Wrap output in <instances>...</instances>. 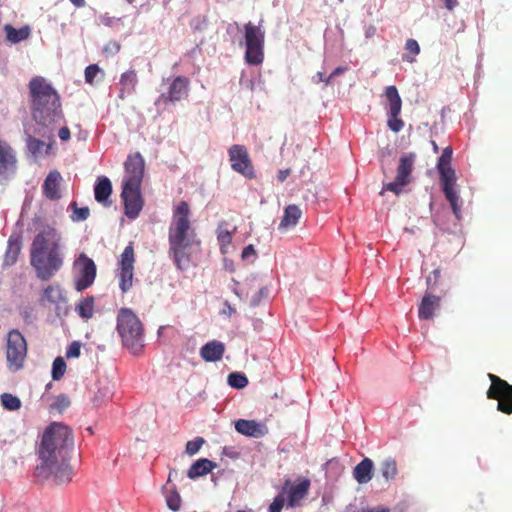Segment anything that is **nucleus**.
Masks as SVG:
<instances>
[{
  "instance_id": "nucleus-1",
  "label": "nucleus",
  "mask_w": 512,
  "mask_h": 512,
  "mask_svg": "<svg viewBox=\"0 0 512 512\" xmlns=\"http://www.w3.org/2000/svg\"><path fill=\"white\" fill-rule=\"evenodd\" d=\"M73 444V433L68 426L60 422L51 423L44 430L38 448L41 463L35 468L36 476L47 479L53 475L59 483L70 481L68 458Z\"/></svg>"
},
{
  "instance_id": "nucleus-2",
  "label": "nucleus",
  "mask_w": 512,
  "mask_h": 512,
  "mask_svg": "<svg viewBox=\"0 0 512 512\" xmlns=\"http://www.w3.org/2000/svg\"><path fill=\"white\" fill-rule=\"evenodd\" d=\"M62 235L52 226H45L34 237L30 247V263L36 276L50 280L63 266Z\"/></svg>"
},
{
  "instance_id": "nucleus-3",
  "label": "nucleus",
  "mask_w": 512,
  "mask_h": 512,
  "mask_svg": "<svg viewBox=\"0 0 512 512\" xmlns=\"http://www.w3.org/2000/svg\"><path fill=\"white\" fill-rule=\"evenodd\" d=\"M190 207L186 201H180L173 210L168 231L169 253L179 270L188 268L193 248L200 249L201 241L197 238L190 222Z\"/></svg>"
},
{
  "instance_id": "nucleus-4",
  "label": "nucleus",
  "mask_w": 512,
  "mask_h": 512,
  "mask_svg": "<svg viewBox=\"0 0 512 512\" xmlns=\"http://www.w3.org/2000/svg\"><path fill=\"white\" fill-rule=\"evenodd\" d=\"M32 115L36 122L50 126L63 118L60 97L43 77H34L29 83Z\"/></svg>"
},
{
  "instance_id": "nucleus-5",
  "label": "nucleus",
  "mask_w": 512,
  "mask_h": 512,
  "mask_svg": "<svg viewBox=\"0 0 512 512\" xmlns=\"http://www.w3.org/2000/svg\"><path fill=\"white\" fill-rule=\"evenodd\" d=\"M123 345L133 354H138L143 348L144 330L138 316L128 308H121L117 316L116 327Z\"/></svg>"
},
{
  "instance_id": "nucleus-6",
  "label": "nucleus",
  "mask_w": 512,
  "mask_h": 512,
  "mask_svg": "<svg viewBox=\"0 0 512 512\" xmlns=\"http://www.w3.org/2000/svg\"><path fill=\"white\" fill-rule=\"evenodd\" d=\"M452 148L446 147L440 156L437 168L445 197L449 201L452 211L457 219L460 218L461 206L459 204V196L455 190V170L451 167Z\"/></svg>"
},
{
  "instance_id": "nucleus-7",
  "label": "nucleus",
  "mask_w": 512,
  "mask_h": 512,
  "mask_svg": "<svg viewBox=\"0 0 512 512\" xmlns=\"http://www.w3.org/2000/svg\"><path fill=\"white\" fill-rule=\"evenodd\" d=\"M245 61L258 66L264 61L265 31L260 25L248 22L244 25Z\"/></svg>"
},
{
  "instance_id": "nucleus-8",
  "label": "nucleus",
  "mask_w": 512,
  "mask_h": 512,
  "mask_svg": "<svg viewBox=\"0 0 512 512\" xmlns=\"http://www.w3.org/2000/svg\"><path fill=\"white\" fill-rule=\"evenodd\" d=\"M491 385L487 390V398L497 400V410L510 415L512 414V385L497 375L488 374Z\"/></svg>"
},
{
  "instance_id": "nucleus-9",
  "label": "nucleus",
  "mask_w": 512,
  "mask_h": 512,
  "mask_svg": "<svg viewBox=\"0 0 512 512\" xmlns=\"http://www.w3.org/2000/svg\"><path fill=\"white\" fill-rule=\"evenodd\" d=\"M76 272L74 287L78 292L89 288L96 278V265L85 253H80L73 263Z\"/></svg>"
},
{
  "instance_id": "nucleus-10",
  "label": "nucleus",
  "mask_w": 512,
  "mask_h": 512,
  "mask_svg": "<svg viewBox=\"0 0 512 512\" xmlns=\"http://www.w3.org/2000/svg\"><path fill=\"white\" fill-rule=\"evenodd\" d=\"M27 355V344L24 336L17 329H13L7 336L6 357L9 367L19 370Z\"/></svg>"
},
{
  "instance_id": "nucleus-11",
  "label": "nucleus",
  "mask_w": 512,
  "mask_h": 512,
  "mask_svg": "<svg viewBox=\"0 0 512 512\" xmlns=\"http://www.w3.org/2000/svg\"><path fill=\"white\" fill-rule=\"evenodd\" d=\"M385 97L387 99V126L398 133L404 127V121L399 117L402 109V99L396 86L391 85L385 88Z\"/></svg>"
},
{
  "instance_id": "nucleus-12",
  "label": "nucleus",
  "mask_w": 512,
  "mask_h": 512,
  "mask_svg": "<svg viewBox=\"0 0 512 512\" xmlns=\"http://www.w3.org/2000/svg\"><path fill=\"white\" fill-rule=\"evenodd\" d=\"M416 155L414 153H407L400 157L397 167V173L394 181L384 185L383 190H388L399 194L402 187L406 186L411 181V173L413 171Z\"/></svg>"
},
{
  "instance_id": "nucleus-13",
  "label": "nucleus",
  "mask_w": 512,
  "mask_h": 512,
  "mask_svg": "<svg viewBox=\"0 0 512 512\" xmlns=\"http://www.w3.org/2000/svg\"><path fill=\"white\" fill-rule=\"evenodd\" d=\"M231 168L248 179L256 177L248 150L244 145L235 144L228 149Z\"/></svg>"
},
{
  "instance_id": "nucleus-14",
  "label": "nucleus",
  "mask_w": 512,
  "mask_h": 512,
  "mask_svg": "<svg viewBox=\"0 0 512 512\" xmlns=\"http://www.w3.org/2000/svg\"><path fill=\"white\" fill-rule=\"evenodd\" d=\"M135 253L132 244L125 247L119 260L117 277L119 288L123 293L128 292L133 285Z\"/></svg>"
},
{
  "instance_id": "nucleus-15",
  "label": "nucleus",
  "mask_w": 512,
  "mask_h": 512,
  "mask_svg": "<svg viewBox=\"0 0 512 512\" xmlns=\"http://www.w3.org/2000/svg\"><path fill=\"white\" fill-rule=\"evenodd\" d=\"M125 175L123 178V186L141 187L145 161L139 152L129 154L124 163Z\"/></svg>"
},
{
  "instance_id": "nucleus-16",
  "label": "nucleus",
  "mask_w": 512,
  "mask_h": 512,
  "mask_svg": "<svg viewBox=\"0 0 512 512\" xmlns=\"http://www.w3.org/2000/svg\"><path fill=\"white\" fill-rule=\"evenodd\" d=\"M16 170V152L6 141L0 139V182L9 180Z\"/></svg>"
},
{
  "instance_id": "nucleus-17",
  "label": "nucleus",
  "mask_w": 512,
  "mask_h": 512,
  "mask_svg": "<svg viewBox=\"0 0 512 512\" xmlns=\"http://www.w3.org/2000/svg\"><path fill=\"white\" fill-rule=\"evenodd\" d=\"M188 92L189 79L185 76H177L171 81L167 92L158 97L156 104L181 101L188 96Z\"/></svg>"
},
{
  "instance_id": "nucleus-18",
  "label": "nucleus",
  "mask_w": 512,
  "mask_h": 512,
  "mask_svg": "<svg viewBox=\"0 0 512 512\" xmlns=\"http://www.w3.org/2000/svg\"><path fill=\"white\" fill-rule=\"evenodd\" d=\"M311 482L304 478L296 484H292L290 480H286L282 492L287 495V506L291 508L300 507L301 501L308 495Z\"/></svg>"
},
{
  "instance_id": "nucleus-19",
  "label": "nucleus",
  "mask_w": 512,
  "mask_h": 512,
  "mask_svg": "<svg viewBox=\"0 0 512 512\" xmlns=\"http://www.w3.org/2000/svg\"><path fill=\"white\" fill-rule=\"evenodd\" d=\"M121 197L124 202L126 216L130 219H135L143 207L141 187L123 186Z\"/></svg>"
},
{
  "instance_id": "nucleus-20",
  "label": "nucleus",
  "mask_w": 512,
  "mask_h": 512,
  "mask_svg": "<svg viewBox=\"0 0 512 512\" xmlns=\"http://www.w3.org/2000/svg\"><path fill=\"white\" fill-rule=\"evenodd\" d=\"M235 429L238 433L253 438H261L268 433L267 426L255 420L239 419L235 422Z\"/></svg>"
},
{
  "instance_id": "nucleus-21",
  "label": "nucleus",
  "mask_w": 512,
  "mask_h": 512,
  "mask_svg": "<svg viewBox=\"0 0 512 512\" xmlns=\"http://www.w3.org/2000/svg\"><path fill=\"white\" fill-rule=\"evenodd\" d=\"M62 176L57 170L49 172L42 185V193L49 200H59L61 198L60 184Z\"/></svg>"
},
{
  "instance_id": "nucleus-22",
  "label": "nucleus",
  "mask_w": 512,
  "mask_h": 512,
  "mask_svg": "<svg viewBox=\"0 0 512 512\" xmlns=\"http://www.w3.org/2000/svg\"><path fill=\"white\" fill-rule=\"evenodd\" d=\"M441 298L429 292H426L418 307V316L420 319L429 320L435 315V311L440 308Z\"/></svg>"
},
{
  "instance_id": "nucleus-23",
  "label": "nucleus",
  "mask_w": 512,
  "mask_h": 512,
  "mask_svg": "<svg viewBox=\"0 0 512 512\" xmlns=\"http://www.w3.org/2000/svg\"><path fill=\"white\" fill-rule=\"evenodd\" d=\"M22 249V236L19 233H13L9 236L7 249L4 254L3 263L5 266L14 265Z\"/></svg>"
},
{
  "instance_id": "nucleus-24",
  "label": "nucleus",
  "mask_w": 512,
  "mask_h": 512,
  "mask_svg": "<svg viewBox=\"0 0 512 512\" xmlns=\"http://www.w3.org/2000/svg\"><path fill=\"white\" fill-rule=\"evenodd\" d=\"M224 352V343L218 340H212L201 347L200 356L206 362H217L222 359Z\"/></svg>"
},
{
  "instance_id": "nucleus-25",
  "label": "nucleus",
  "mask_w": 512,
  "mask_h": 512,
  "mask_svg": "<svg viewBox=\"0 0 512 512\" xmlns=\"http://www.w3.org/2000/svg\"><path fill=\"white\" fill-rule=\"evenodd\" d=\"M374 464L370 458H364L353 470V477L359 484L368 483L373 477Z\"/></svg>"
},
{
  "instance_id": "nucleus-26",
  "label": "nucleus",
  "mask_w": 512,
  "mask_h": 512,
  "mask_svg": "<svg viewBox=\"0 0 512 512\" xmlns=\"http://www.w3.org/2000/svg\"><path fill=\"white\" fill-rule=\"evenodd\" d=\"M302 216V211L295 204L288 205L285 210L281 222L278 226L279 230H287L295 227Z\"/></svg>"
},
{
  "instance_id": "nucleus-27",
  "label": "nucleus",
  "mask_w": 512,
  "mask_h": 512,
  "mask_svg": "<svg viewBox=\"0 0 512 512\" xmlns=\"http://www.w3.org/2000/svg\"><path fill=\"white\" fill-rule=\"evenodd\" d=\"M111 193V181L107 177L99 178L94 188L95 200L105 206H108L110 205L109 197Z\"/></svg>"
},
{
  "instance_id": "nucleus-28",
  "label": "nucleus",
  "mask_w": 512,
  "mask_h": 512,
  "mask_svg": "<svg viewBox=\"0 0 512 512\" xmlns=\"http://www.w3.org/2000/svg\"><path fill=\"white\" fill-rule=\"evenodd\" d=\"M216 466L217 464L209 459H198L190 466L187 476L190 479H196L210 473Z\"/></svg>"
},
{
  "instance_id": "nucleus-29",
  "label": "nucleus",
  "mask_w": 512,
  "mask_h": 512,
  "mask_svg": "<svg viewBox=\"0 0 512 512\" xmlns=\"http://www.w3.org/2000/svg\"><path fill=\"white\" fill-rule=\"evenodd\" d=\"M40 301L43 304H58L65 301V295L59 284H52L43 290Z\"/></svg>"
},
{
  "instance_id": "nucleus-30",
  "label": "nucleus",
  "mask_w": 512,
  "mask_h": 512,
  "mask_svg": "<svg viewBox=\"0 0 512 512\" xmlns=\"http://www.w3.org/2000/svg\"><path fill=\"white\" fill-rule=\"evenodd\" d=\"M75 311L83 320L88 321L94 316L95 298L87 296L79 300L75 306Z\"/></svg>"
},
{
  "instance_id": "nucleus-31",
  "label": "nucleus",
  "mask_w": 512,
  "mask_h": 512,
  "mask_svg": "<svg viewBox=\"0 0 512 512\" xmlns=\"http://www.w3.org/2000/svg\"><path fill=\"white\" fill-rule=\"evenodd\" d=\"M4 31L6 33L7 41L13 44L26 40L30 36V29L28 26L16 29L12 25L6 24L4 26Z\"/></svg>"
},
{
  "instance_id": "nucleus-32",
  "label": "nucleus",
  "mask_w": 512,
  "mask_h": 512,
  "mask_svg": "<svg viewBox=\"0 0 512 512\" xmlns=\"http://www.w3.org/2000/svg\"><path fill=\"white\" fill-rule=\"evenodd\" d=\"M138 83L137 74L134 70H129L124 72L120 78L121 85V94L120 97L123 98L124 94H131L135 91L136 85Z\"/></svg>"
},
{
  "instance_id": "nucleus-33",
  "label": "nucleus",
  "mask_w": 512,
  "mask_h": 512,
  "mask_svg": "<svg viewBox=\"0 0 512 512\" xmlns=\"http://www.w3.org/2000/svg\"><path fill=\"white\" fill-rule=\"evenodd\" d=\"M224 226H226V223L221 222V223H219L218 228H217V240H218V243L220 246V251L222 254L227 253V248L231 244L233 234L236 230V229H234L233 231H229V230L225 229Z\"/></svg>"
},
{
  "instance_id": "nucleus-34",
  "label": "nucleus",
  "mask_w": 512,
  "mask_h": 512,
  "mask_svg": "<svg viewBox=\"0 0 512 512\" xmlns=\"http://www.w3.org/2000/svg\"><path fill=\"white\" fill-rule=\"evenodd\" d=\"M380 471H381L382 476L387 481L393 480L398 473L397 463H396L395 459L389 457V458L385 459L384 461H382V463L380 465Z\"/></svg>"
},
{
  "instance_id": "nucleus-35",
  "label": "nucleus",
  "mask_w": 512,
  "mask_h": 512,
  "mask_svg": "<svg viewBox=\"0 0 512 512\" xmlns=\"http://www.w3.org/2000/svg\"><path fill=\"white\" fill-rule=\"evenodd\" d=\"M1 403L7 410L14 411L21 407L20 399L10 393H4L1 395Z\"/></svg>"
},
{
  "instance_id": "nucleus-36",
  "label": "nucleus",
  "mask_w": 512,
  "mask_h": 512,
  "mask_svg": "<svg viewBox=\"0 0 512 512\" xmlns=\"http://www.w3.org/2000/svg\"><path fill=\"white\" fill-rule=\"evenodd\" d=\"M66 371V363L62 357L54 359L52 364V379L55 381L60 380Z\"/></svg>"
},
{
  "instance_id": "nucleus-37",
  "label": "nucleus",
  "mask_w": 512,
  "mask_h": 512,
  "mask_svg": "<svg viewBox=\"0 0 512 512\" xmlns=\"http://www.w3.org/2000/svg\"><path fill=\"white\" fill-rule=\"evenodd\" d=\"M228 384L233 388L242 389L248 385V379L242 373L233 372L228 376Z\"/></svg>"
},
{
  "instance_id": "nucleus-38",
  "label": "nucleus",
  "mask_w": 512,
  "mask_h": 512,
  "mask_svg": "<svg viewBox=\"0 0 512 512\" xmlns=\"http://www.w3.org/2000/svg\"><path fill=\"white\" fill-rule=\"evenodd\" d=\"M181 502L182 500L180 494L177 492L176 489H173L167 493L166 503L171 510L178 511L180 509Z\"/></svg>"
},
{
  "instance_id": "nucleus-39",
  "label": "nucleus",
  "mask_w": 512,
  "mask_h": 512,
  "mask_svg": "<svg viewBox=\"0 0 512 512\" xmlns=\"http://www.w3.org/2000/svg\"><path fill=\"white\" fill-rule=\"evenodd\" d=\"M74 210L71 216L72 220L75 222L84 221L90 215V210L88 207L78 208L76 202H72L70 205Z\"/></svg>"
},
{
  "instance_id": "nucleus-40",
  "label": "nucleus",
  "mask_w": 512,
  "mask_h": 512,
  "mask_svg": "<svg viewBox=\"0 0 512 512\" xmlns=\"http://www.w3.org/2000/svg\"><path fill=\"white\" fill-rule=\"evenodd\" d=\"M204 443L205 440L202 437H196L195 439L186 443L185 452L188 455L193 456L200 450Z\"/></svg>"
},
{
  "instance_id": "nucleus-41",
  "label": "nucleus",
  "mask_w": 512,
  "mask_h": 512,
  "mask_svg": "<svg viewBox=\"0 0 512 512\" xmlns=\"http://www.w3.org/2000/svg\"><path fill=\"white\" fill-rule=\"evenodd\" d=\"M102 72L97 64H91L85 69V81L86 83L93 85L95 77Z\"/></svg>"
},
{
  "instance_id": "nucleus-42",
  "label": "nucleus",
  "mask_w": 512,
  "mask_h": 512,
  "mask_svg": "<svg viewBox=\"0 0 512 512\" xmlns=\"http://www.w3.org/2000/svg\"><path fill=\"white\" fill-rule=\"evenodd\" d=\"M69 406H70L69 398L64 394H61V395L57 396L55 402L51 405V409L56 410L61 413L63 410H65Z\"/></svg>"
},
{
  "instance_id": "nucleus-43",
  "label": "nucleus",
  "mask_w": 512,
  "mask_h": 512,
  "mask_svg": "<svg viewBox=\"0 0 512 512\" xmlns=\"http://www.w3.org/2000/svg\"><path fill=\"white\" fill-rule=\"evenodd\" d=\"M27 147L32 154L36 155L41 152L42 148L44 147V142L29 136L27 139Z\"/></svg>"
},
{
  "instance_id": "nucleus-44",
  "label": "nucleus",
  "mask_w": 512,
  "mask_h": 512,
  "mask_svg": "<svg viewBox=\"0 0 512 512\" xmlns=\"http://www.w3.org/2000/svg\"><path fill=\"white\" fill-rule=\"evenodd\" d=\"M285 503L283 493H279L269 506V512H281Z\"/></svg>"
},
{
  "instance_id": "nucleus-45",
  "label": "nucleus",
  "mask_w": 512,
  "mask_h": 512,
  "mask_svg": "<svg viewBox=\"0 0 512 512\" xmlns=\"http://www.w3.org/2000/svg\"><path fill=\"white\" fill-rule=\"evenodd\" d=\"M81 344L78 341H73L66 350L67 358H77L80 356Z\"/></svg>"
},
{
  "instance_id": "nucleus-46",
  "label": "nucleus",
  "mask_w": 512,
  "mask_h": 512,
  "mask_svg": "<svg viewBox=\"0 0 512 512\" xmlns=\"http://www.w3.org/2000/svg\"><path fill=\"white\" fill-rule=\"evenodd\" d=\"M441 276V270L435 269L432 273L427 277L426 283L429 288H435L437 286L438 280Z\"/></svg>"
},
{
  "instance_id": "nucleus-47",
  "label": "nucleus",
  "mask_w": 512,
  "mask_h": 512,
  "mask_svg": "<svg viewBox=\"0 0 512 512\" xmlns=\"http://www.w3.org/2000/svg\"><path fill=\"white\" fill-rule=\"evenodd\" d=\"M405 49L412 53L413 55H417L420 52L419 44L414 39H408L405 44Z\"/></svg>"
},
{
  "instance_id": "nucleus-48",
  "label": "nucleus",
  "mask_w": 512,
  "mask_h": 512,
  "mask_svg": "<svg viewBox=\"0 0 512 512\" xmlns=\"http://www.w3.org/2000/svg\"><path fill=\"white\" fill-rule=\"evenodd\" d=\"M255 255H256L255 248L252 244H250L243 249L241 257L243 260H247L251 256H255Z\"/></svg>"
},
{
  "instance_id": "nucleus-49",
  "label": "nucleus",
  "mask_w": 512,
  "mask_h": 512,
  "mask_svg": "<svg viewBox=\"0 0 512 512\" xmlns=\"http://www.w3.org/2000/svg\"><path fill=\"white\" fill-rule=\"evenodd\" d=\"M347 70L346 67H337L328 77L325 79V84L328 85L331 83L332 79L336 76L344 73Z\"/></svg>"
},
{
  "instance_id": "nucleus-50",
  "label": "nucleus",
  "mask_w": 512,
  "mask_h": 512,
  "mask_svg": "<svg viewBox=\"0 0 512 512\" xmlns=\"http://www.w3.org/2000/svg\"><path fill=\"white\" fill-rule=\"evenodd\" d=\"M58 136L60 138L61 141H68L70 139V130L68 127L64 126L62 128L59 129L58 131Z\"/></svg>"
},
{
  "instance_id": "nucleus-51",
  "label": "nucleus",
  "mask_w": 512,
  "mask_h": 512,
  "mask_svg": "<svg viewBox=\"0 0 512 512\" xmlns=\"http://www.w3.org/2000/svg\"><path fill=\"white\" fill-rule=\"evenodd\" d=\"M361 512H390V509L385 506L367 507L362 509Z\"/></svg>"
},
{
  "instance_id": "nucleus-52",
  "label": "nucleus",
  "mask_w": 512,
  "mask_h": 512,
  "mask_svg": "<svg viewBox=\"0 0 512 512\" xmlns=\"http://www.w3.org/2000/svg\"><path fill=\"white\" fill-rule=\"evenodd\" d=\"M291 170L290 169H281L278 171L277 178L279 182H284L288 176L290 175Z\"/></svg>"
},
{
  "instance_id": "nucleus-53",
  "label": "nucleus",
  "mask_w": 512,
  "mask_h": 512,
  "mask_svg": "<svg viewBox=\"0 0 512 512\" xmlns=\"http://www.w3.org/2000/svg\"><path fill=\"white\" fill-rule=\"evenodd\" d=\"M444 6L449 11H452L454 8H456L459 5L458 0H443Z\"/></svg>"
},
{
  "instance_id": "nucleus-54",
  "label": "nucleus",
  "mask_w": 512,
  "mask_h": 512,
  "mask_svg": "<svg viewBox=\"0 0 512 512\" xmlns=\"http://www.w3.org/2000/svg\"><path fill=\"white\" fill-rule=\"evenodd\" d=\"M76 7H83L85 5V0H69Z\"/></svg>"
},
{
  "instance_id": "nucleus-55",
  "label": "nucleus",
  "mask_w": 512,
  "mask_h": 512,
  "mask_svg": "<svg viewBox=\"0 0 512 512\" xmlns=\"http://www.w3.org/2000/svg\"><path fill=\"white\" fill-rule=\"evenodd\" d=\"M318 80L316 82H324L325 83V79H327V77H325V74L323 72H318L316 74Z\"/></svg>"
},
{
  "instance_id": "nucleus-56",
  "label": "nucleus",
  "mask_w": 512,
  "mask_h": 512,
  "mask_svg": "<svg viewBox=\"0 0 512 512\" xmlns=\"http://www.w3.org/2000/svg\"><path fill=\"white\" fill-rule=\"evenodd\" d=\"M228 311H230V313H231V312H234V309L229 306Z\"/></svg>"
},
{
  "instance_id": "nucleus-57",
  "label": "nucleus",
  "mask_w": 512,
  "mask_h": 512,
  "mask_svg": "<svg viewBox=\"0 0 512 512\" xmlns=\"http://www.w3.org/2000/svg\"><path fill=\"white\" fill-rule=\"evenodd\" d=\"M228 311H230V313H231V312H234V309L229 306Z\"/></svg>"
},
{
  "instance_id": "nucleus-58",
  "label": "nucleus",
  "mask_w": 512,
  "mask_h": 512,
  "mask_svg": "<svg viewBox=\"0 0 512 512\" xmlns=\"http://www.w3.org/2000/svg\"><path fill=\"white\" fill-rule=\"evenodd\" d=\"M128 3H132L134 2L135 0H126Z\"/></svg>"
},
{
  "instance_id": "nucleus-59",
  "label": "nucleus",
  "mask_w": 512,
  "mask_h": 512,
  "mask_svg": "<svg viewBox=\"0 0 512 512\" xmlns=\"http://www.w3.org/2000/svg\"><path fill=\"white\" fill-rule=\"evenodd\" d=\"M237 512H246V511H244V510H238Z\"/></svg>"
}]
</instances>
